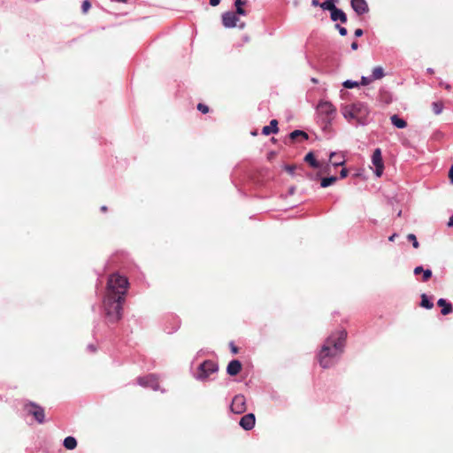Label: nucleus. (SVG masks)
Listing matches in <instances>:
<instances>
[{"label":"nucleus","instance_id":"29","mask_svg":"<svg viewBox=\"0 0 453 453\" xmlns=\"http://www.w3.org/2000/svg\"><path fill=\"white\" fill-rule=\"evenodd\" d=\"M432 277V271L429 269H426L423 272V277L422 280L424 282L427 281Z\"/></svg>","mask_w":453,"mask_h":453},{"label":"nucleus","instance_id":"11","mask_svg":"<svg viewBox=\"0 0 453 453\" xmlns=\"http://www.w3.org/2000/svg\"><path fill=\"white\" fill-rule=\"evenodd\" d=\"M372 162L375 166L376 176L380 177L383 173V170H384V164H383V160H382L380 149H376L373 151L372 157Z\"/></svg>","mask_w":453,"mask_h":453},{"label":"nucleus","instance_id":"8","mask_svg":"<svg viewBox=\"0 0 453 453\" xmlns=\"http://www.w3.org/2000/svg\"><path fill=\"white\" fill-rule=\"evenodd\" d=\"M137 382L142 387L150 388L155 391L160 390L159 380L155 374H149L144 377H139L137 379Z\"/></svg>","mask_w":453,"mask_h":453},{"label":"nucleus","instance_id":"16","mask_svg":"<svg viewBox=\"0 0 453 453\" xmlns=\"http://www.w3.org/2000/svg\"><path fill=\"white\" fill-rule=\"evenodd\" d=\"M437 304L441 307V314L448 315L453 311V306L450 303L447 302L445 299L441 298L438 300Z\"/></svg>","mask_w":453,"mask_h":453},{"label":"nucleus","instance_id":"45","mask_svg":"<svg viewBox=\"0 0 453 453\" xmlns=\"http://www.w3.org/2000/svg\"><path fill=\"white\" fill-rule=\"evenodd\" d=\"M395 237H396V234H393L391 236H389L388 240L390 242H393V241H395Z\"/></svg>","mask_w":453,"mask_h":453},{"label":"nucleus","instance_id":"28","mask_svg":"<svg viewBox=\"0 0 453 453\" xmlns=\"http://www.w3.org/2000/svg\"><path fill=\"white\" fill-rule=\"evenodd\" d=\"M91 7V4L88 0H84L81 4V10L83 13H87Z\"/></svg>","mask_w":453,"mask_h":453},{"label":"nucleus","instance_id":"12","mask_svg":"<svg viewBox=\"0 0 453 453\" xmlns=\"http://www.w3.org/2000/svg\"><path fill=\"white\" fill-rule=\"evenodd\" d=\"M350 4L352 9L358 15H362L369 12V7L365 0H351Z\"/></svg>","mask_w":453,"mask_h":453},{"label":"nucleus","instance_id":"7","mask_svg":"<svg viewBox=\"0 0 453 453\" xmlns=\"http://www.w3.org/2000/svg\"><path fill=\"white\" fill-rule=\"evenodd\" d=\"M320 7L323 10H327L331 12V19L334 21L340 20L342 23L347 22V16L346 14L339 8L335 6V4H321Z\"/></svg>","mask_w":453,"mask_h":453},{"label":"nucleus","instance_id":"27","mask_svg":"<svg viewBox=\"0 0 453 453\" xmlns=\"http://www.w3.org/2000/svg\"><path fill=\"white\" fill-rule=\"evenodd\" d=\"M407 239L412 242V246H413V248H415V249H418V248L419 244H418V240H417V238H416V235H415V234H409L407 235Z\"/></svg>","mask_w":453,"mask_h":453},{"label":"nucleus","instance_id":"38","mask_svg":"<svg viewBox=\"0 0 453 453\" xmlns=\"http://www.w3.org/2000/svg\"><path fill=\"white\" fill-rule=\"evenodd\" d=\"M449 178L450 180V182L453 184V165H451V167L449 168Z\"/></svg>","mask_w":453,"mask_h":453},{"label":"nucleus","instance_id":"37","mask_svg":"<svg viewBox=\"0 0 453 453\" xmlns=\"http://www.w3.org/2000/svg\"><path fill=\"white\" fill-rule=\"evenodd\" d=\"M348 170L346 168H343L341 170L340 176L341 178H345L348 176Z\"/></svg>","mask_w":453,"mask_h":453},{"label":"nucleus","instance_id":"15","mask_svg":"<svg viewBox=\"0 0 453 453\" xmlns=\"http://www.w3.org/2000/svg\"><path fill=\"white\" fill-rule=\"evenodd\" d=\"M278 131V121L276 119H272L269 126L263 127L262 134L264 135H269L271 134H277Z\"/></svg>","mask_w":453,"mask_h":453},{"label":"nucleus","instance_id":"3","mask_svg":"<svg viewBox=\"0 0 453 453\" xmlns=\"http://www.w3.org/2000/svg\"><path fill=\"white\" fill-rule=\"evenodd\" d=\"M368 115L367 107L360 103H354L347 105L343 109V116L349 119H356L358 123H364Z\"/></svg>","mask_w":453,"mask_h":453},{"label":"nucleus","instance_id":"4","mask_svg":"<svg viewBox=\"0 0 453 453\" xmlns=\"http://www.w3.org/2000/svg\"><path fill=\"white\" fill-rule=\"evenodd\" d=\"M219 369L218 365L211 360H205L203 362L197 371L196 379L205 380L211 374L216 372Z\"/></svg>","mask_w":453,"mask_h":453},{"label":"nucleus","instance_id":"31","mask_svg":"<svg viewBox=\"0 0 453 453\" xmlns=\"http://www.w3.org/2000/svg\"><path fill=\"white\" fill-rule=\"evenodd\" d=\"M197 110L203 112V114L209 112V107L203 104H197Z\"/></svg>","mask_w":453,"mask_h":453},{"label":"nucleus","instance_id":"36","mask_svg":"<svg viewBox=\"0 0 453 453\" xmlns=\"http://www.w3.org/2000/svg\"><path fill=\"white\" fill-rule=\"evenodd\" d=\"M424 271H425V270L423 269V267H422V266H417V267L414 269V274H415V275H418V274H419V273H423V272H424Z\"/></svg>","mask_w":453,"mask_h":453},{"label":"nucleus","instance_id":"32","mask_svg":"<svg viewBox=\"0 0 453 453\" xmlns=\"http://www.w3.org/2000/svg\"><path fill=\"white\" fill-rule=\"evenodd\" d=\"M296 169V165H285V170L291 175L294 174L295 173V170Z\"/></svg>","mask_w":453,"mask_h":453},{"label":"nucleus","instance_id":"39","mask_svg":"<svg viewBox=\"0 0 453 453\" xmlns=\"http://www.w3.org/2000/svg\"><path fill=\"white\" fill-rule=\"evenodd\" d=\"M362 35H363V30H362L361 28H357V29H356V31H355V35H356L357 37H359V36H361Z\"/></svg>","mask_w":453,"mask_h":453},{"label":"nucleus","instance_id":"46","mask_svg":"<svg viewBox=\"0 0 453 453\" xmlns=\"http://www.w3.org/2000/svg\"><path fill=\"white\" fill-rule=\"evenodd\" d=\"M107 210H108V208H107V206H105V205H104V206H102V207H101V211H102L103 212H106V211H107Z\"/></svg>","mask_w":453,"mask_h":453},{"label":"nucleus","instance_id":"5","mask_svg":"<svg viewBox=\"0 0 453 453\" xmlns=\"http://www.w3.org/2000/svg\"><path fill=\"white\" fill-rule=\"evenodd\" d=\"M24 411L27 414L34 417L35 420L42 424L44 422L45 413L44 409L35 403L29 402L24 405Z\"/></svg>","mask_w":453,"mask_h":453},{"label":"nucleus","instance_id":"17","mask_svg":"<svg viewBox=\"0 0 453 453\" xmlns=\"http://www.w3.org/2000/svg\"><path fill=\"white\" fill-rule=\"evenodd\" d=\"M390 120L392 124L397 128H405L407 127V122L404 119L399 118L396 114L392 115L390 117Z\"/></svg>","mask_w":453,"mask_h":453},{"label":"nucleus","instance_id":"21","mask_svg":"<svg viewBox=\"0 0 453 453\" xmlns=\"http://www.w3.org/2000/svg\"><path fill=\"white\" fill-rule=\"evenodd\" d=\"M337 180V177L331 176V177H326L322 178L320 181L321 188H327L333 184H334Z\"/></svg>","mask_w":453,"mask_h":453},{"label":"nucleus","instance_id":"22","mask_svg":"<svg viewBox=\"0 0 453 453\" xmlns=\"http://www.w3.org/2000/svg\"><path fill=\"white\" fill-rule=\"evenodd\" d=\"M246 4V1H242V0H235L234 1V5H235V8H236V11L234 13H236L237 15H245L246 14V12L245 10L242 8V6Z\"/></svg>","mask_w":453,"mask_h":453},{"label":"nucleus","instance_id":"40","mask_svg":"<svg viewBox=\"0 0 453 453\" xmlns=\"http://www.w3.org/2000/svg\"><path fill=\"white\" fill-rule=\"evenodd\" d=\"M220 0H210V4L211 6H217L219 4Z\"/></svg>","mask_w":453,"mask_h":453},{"label":"nucleus","instance_id":"14","mask_svg":"<svg viewBox=\"0 0 453 453\" xmlns=\"http://www.w3.org/2000/svg\"><path fill=\"white\" fill-rule=\"evenodd\" d=\"M242 363L239 360H232L229 362L226 367V372L230 376H235L242 371Z\"/></svg>","mask_w":453,"mask_h":453},{"label":"nucleus","instance_id":"20","mask_svg":"<svg viewBox=\"0 0 453 453\" xmlns=\"http://www.w3.org/2000/svg\"><path fill=\"white\" fill-rule=\"evenodd\" d=\"M385 76L384 69L381 66H376L372 69V79L380 80Z\"/></svg>","mask_w":453,"mask_h":453},{"label":"nucleus","instance_id":"10","mask_svg":"<svg viewBox=\"0 0 453 453\" xmlns=\"http://www.w3.org/2000/svg\"><path fill=\"white\" fill-rule=\"evenodd\" d=\"M231 411L236 414H242L246 411V399L242 395H237L234 397L231 403Z\"/></svg>","mask_w":453,"mask_h":453},{"label":"nucleus","instance_id":"23","mask_svg":"<svg viewBox=\"0 0 453 453\" xmlns=\"http://www.w3.org/2000/svg\"><path fill=\"white\" fill-rule=\"evenodd\" d=\"M289 137L293 141H295L298 137H302L303 140H307L308 134L302 130H295L292 133H290Z\"/></svg>","mask_w":453,"mask_h":453},{"label":"nucleus","instance_id":"42","mask_svg":"<svg viewBox=\"0 0 453 453\" xmlns=\"http://www.w3.org/2000/svg\"><path fill=\"white\" fill-rule=\"evenodd\" d=\"M311 4L313 6H320L321 4L319 2V0H312Z\"/></svg>","mask_w":453,"mask_h":453},{"label":"nucleus","instance_id":"2","mask_svg":"<svg viewBox=\"0 0 453 453\" xmlns=\"http://www.w3.org/2000/svg\"><path fill=\"white\" fill-rule=\"evenodd\" d=\"M346 338L345 330L333 333L326 338L318 356L319 365L323 368L331 367L334 364V359L343 352Z\"/></svg>","mask_w":453,"mask_h":453},{"label":"nucleus","instance_id":"24","mask_svg":"<svg viewBox=\"0 0 453 453\" xmlns=\"http://www.w3.org/2000/svg\"><path fill=\"white\" fill-rule=\"evenodd\" d=\"M420 305L426 309H432L434 307L433 303L429 301V299L426 294L421 295Z\"/></svg>","mask_w":453,"mask_h":453},{"label":"nucleus","instance_id":"41","mask_svg":"<svg viewBox=\"0 0 453 453\" xmlns=\"http://www.w3.org/2000/svg\"><path fill=\"white\" fill-rule=\"evenodd\" d=\"M357 48H358V44H357V42H353L351 43V49H352V50H357Z\"/></svg>","mask_w":453,"mask_h":453},{"label":"nucleus","instance_id":"44","mask_svg":"<svg viewBox=\"0 0 453 453\" xmlns=\"http://www.w3.org/2000/svg\"><path fill=\"white\" fill-rule=\"evenodd\" d=\"M449 226H453V215L449 218V220L448 222Z\"/></svg>","mask_w":453,"mask_h":453},{"label":"nucleus","instance_id":"30","mask_svg":"<svg viewBox=\"0 0 453 453\" xmlns=\"http://www.w3.org/2000/svg\"><path fill=\"white\" fill-rule=\"evenodd\" d=\"M343 86L347 88H353L355 87H357L358 83L356 81H346L343 82Z\"/></svg>","mask_w":453,"mask_h":453},{"label":"nucleus","instance_id":"26","mask_svg":"<svg viewBox=\"0 0 453 453\" xmlns=\"http://www.w3.org/2000/svg\"><path fill=\"white\" fill-rule=\"evenodd\" d=\"M335 157H336V154L331 153L330 162L333 164V165L339 166V165H342L344 164V160H342L341 157H339V158H335Z\"/></svg>","mask_w":453,"mask_h":453},{"label":"nucleus","instance_id":"1","mask_svg":"<svg viewBox=\"0 0 453 453\" xmlns=\"http://www.w3.org/2000/svg\"><path fill=\"white\" fill-rule=\"evenodd\" d=\"M128 288L129 282L126 276L119 273L109 275L104 298V307L111 322H117L121 319Z\"/></svg>","mask_w":453,"mask_h":453},{"label":"nucleus","instance_id":"6","mask_svg":"<svg viewBox=\"0 0 453 453\" xmlns=\"http://www.w3.org/2000/svg\"><path fill=\"white\" fill-rule=\"evenodd\" d=\"M318 112L325 117L326 121H330L335 115L336 108L327 101H321L318 107Z\"/></svg>","mask_w":453,"mask_h":453},{"label":"nucleus","instance_id":"25","mask_svg":"<svg viewBox=\"0 0 453 453\" xmlns=\"http://www.w3.org/2000/svg\"><path fill=\"white\" fill-rule=\"evenodd\" d=\"M432 109L434 114H440L443 110V103L441 101H436L432 104Z\"/></svg>","mask_w":453,"mask_h":453},{"label":"nucleus","instance_id":"43","mask_svg":"<svg viewBox=\"0 0 453 453\" xmlns=\"http://www.w3.org/2000/svg\"><path fill=\"white\" fill-rule=\"evenodd\" d=\"M338 0H326L325 1L323 4H335V3H337Z\"/></svg>","mask_w":453,"mask_h":453},{"label":"nucleus","instance_id":"9","mask_svg":"<svg viewBox=\"0 0 453 453\" xmlns=\"http://www.w3.org/2000/svg\"><path fill=\"white\" fill-rule=\"evenodd\" d=\"M238 21L239 18L237 17V14L233 12H227L222 15V23L226 27L230 28L238 26L240 28H243L245 27V23L242 22L238 25Z\"/></svg>","mask_w":453,"mask_h":453},{"label":"nucleus","instance_id":"19","mask_svg":"<svg viewBox=\"0 0 453 453\" xmlns=\"http://www.w3.org/2000/svg\"><path fill=\"white\" fill-rule=\"evenodd\" d=\"M77 446V441L73 436H68L64 440V447L66 449H74Z\"/></svg>","mask_w":453,"mask_h":453},{"label":"nucleus","instance_id":"34","mask_svg":"<svg viewBox=\"0 0 453 453\" xmlns=\"http://www.w3.org/2000/svg\"><path fill=\"white\" fill-rule=\"evenodd\" d=\"M336 27L339 30L341 35L345 36L347 35V29L340 25H336Z\"/></svg>","mask_w":453,"mask_h":453},{"label":"nucleus","instance_id":"33","mask_svg":"<svg viewBox=\"0 0 453 453\" xmlns=\"http://www.w3.org/2000/svg\"><path fill=\"white\" fill-rule=\"evenodd\" d=\"M373 80L372 78H368V77H362L361 79V84L363 86H366L368 84H370Z\"/></svg>","mask_w":453,"mask_h":453},{"label":"nucleus","instance_id":"35","mask_svg":"<svg viewBox=\"0 0 453 453\" xmlns=\"http://www.w3.org/2000/svg\"><path fill=\"white\" fill-rule=\"evenodd\" d=\"M231 351L233 354H237L239 351V349L233 343H230Z\"/></svg>","mask_w":453,"mask_h":453},{"label":"nucleus","instance_id":"13","mask_svg":"<svg viewBox=\"0 0 453 453\" xmlns=\"http://www.w3.org/2000/svg\"><path fill=\"white\" fill-rule=\"evenodd\" d=\"M255 423H256V418H255V415L253 413H249V414H246L244 415L241 420H240V426L244 429V430H251L254 426H255Z\"/></svg>","mask_w":453,"mask_h":453},{"label":"nucleus","instance_id":"18","mask_svg":"<svg viewBox=\"0 0 453 453\" xmlns=\"http://www.w3.org/2000/svg\"><path fill=\"white\" fill-rule=\"evenodd\" d=\"M304 161L306 163H308L313 168H319V163L316 160V158L314 157V154L312 152H309L304 157Z\"/></svg>","mask_w":453,"mask_h":453}]
</instances>
